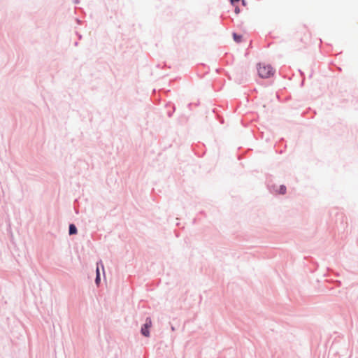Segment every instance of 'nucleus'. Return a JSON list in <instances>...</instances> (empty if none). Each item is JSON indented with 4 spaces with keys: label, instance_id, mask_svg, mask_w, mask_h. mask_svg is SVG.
I'll return each mask as SVG.
<instances>
[{
    "label": "nucleus",
    "instance_id": "f257e3e1",
    "mask_svg": "<svg viewBox=\"0 0 358 358\" xmlns=\"http://www.w3.org/2000/svg\"><path fill=\"white\" fill-rule=\"evenodd\" d=\"M259 76L262 78H268L274 73L273 69L271 65L259 64L257 69Z\"/></svg>",
    "mask_w": 358,
    "mask_h": 358
},
{
    "label": "nucleus",
    "instance_id": "f03ea898",
    "mask_svg": "<svg viewBox=\"0 0 358 358\" xmlns=\"http://www.w3.org/2000/svg\"><path fill=\"white\" fill-rule=\"evenodd\" d=\"M152 324L151 319L150 317H147L145 320V323L142 326L141 332L142 335L145 337H148L150 336L149 328Z\"/></svg>",
    "mask_w": 358,
    "mask_h": 358
},
{
    "label": "nucleus",
    "instance_id": "7ed1b4c3",
    "mask_svg": "<svg viewBox=\"0 0 358 358\" xmlns=\"http://www.w3.org/2000/svg\"><path fill=\"white\" fill-rule=\"evenodd\" d=\"M99 264H101L103 270L104 271L103 265L102 264V262L100 261L99 263H97V268H96V271L95 283H96V285H99L100 284V282H101L100 271H99Z\"/></svg>",
    "mask_w": 358,
    "mask_h": 358
},
{
    "label": "nucleus",
    "instance_id": "20e7f679",
    "mask_svg": "<svg viewBox=\"0 0 358 358\" xmlns=\"http://www.w3.org/2000/svg\"><path fill=\"white\" fill-rule=\"evenodd\" d=\"M78 233L77 227L74 224H70L69 227V235H75Z\"/></svg>",
    "mask_w": 358,
    "mask_h": 358
},
{
    "label": "nucleus",
    "instance_id": "39448f33",
    "mask_svg": "<svg viewBox=\"0 0 358 358\" xmlns=\"http://www.w3.org/2000/svg\"><path fill=\"white\" fill-rule=\"evenodd\" d=\"M233 38L236 43H240L242 39V36L236 33H233Z\"/></svg>",
    "mask_w": 358,
    "mask_h": 358
},
{
    "label": "nucleus",
    "instance_id": "423d86ee",
    "mask_svg": "<svg viewBox=\"0 0 358 358\" xmlns=\"http://www.w3.org/2000/svg\"><path fill=\"white\" fill-rule=\"evenodd\" d=\"M286 187L284 185H282L279 187L278 193L280 194H285L286 193Z\"/></svg>",
    "mask_w": 358,
    "mask_h": 358
},
{
    "label": "nucleus",
    "instance_id": "0eeeda50",
    "mask_svg": "<svg viewBox=\"0 0 358 358\" xmlns=\"http://www.w3.org/2000/svg\"><path fill=\"white\" fill-rule=\"evenodd\" d=\"M240 0H230L231 3L234 5L236 3L238 2Z\"/></svg>",
    "mask_w": 358,
    "mask_h": 358
},
{
    "label": "nucleus",
    "instance_id": "6e6552de",
    "mask_svg": "<svg viewBox=\"0 0 358 358\" xmlns=\"http://www.w3.org/2000/svg\"><path fill=\"white\" fill-rule=\"evenodd\" d=\"M235 12H236V13H238L240 12V9H239V8H238V7H236V8H235Z\"/></svg>",
    "mask_w": 358,
    "mask_h": 358
},
{
    "label": "nucleus",
    "instance_id": "1a4fd4ad",
    "mask_svg": "<svg viewBox=\"0 0 358 358\" xmlns=\"http://www.w3.org/2000/svg\"><path fill=\"white\" fill-rule=\"evenodd\" d=\"M74 3H79V0H74Z\"/></svg>",
    "mask_w": 358,
    "mask_h": 358
},
{
    "label": "nucleus",
    "instance_id": "9d476101",
    "mask_svg": "<svg viewBox=\"0 0 358 358\" xmlns=\"http://www.w3.org/2000/svg\"><path fill=\"white\" fill-rule=\"evenodd\" d=\"M171 330H172V331H175V327L172 326V327H171Z\"/></svg>",
    "mask_w": 358,
    "mask_h": 358
},
{
    "label": "nucleus",
    "instance_id": "9b49d317",
    "mask_svg": "<svg viewBox=\"0 0 358 358\" xmlns=\"http://www.w3.org/2000/svg\"><path fill=\"white\" fill-rule=\"evenodd\" d=\"M243 4H245V0H242Z\"/></svg>",
    "mask_w": 358,
    "mask_h": 358
}]
</instances>
